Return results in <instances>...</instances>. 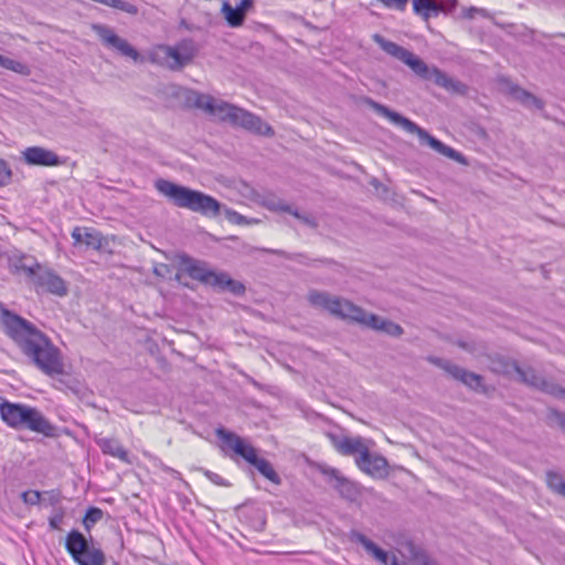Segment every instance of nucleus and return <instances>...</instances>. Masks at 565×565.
<instances>
[{"label":"nucleus","instance_id":"1","mask_svg":"<svg viewBox=\"0 0 565 565\" xmlns=\"http://www.w3.org/2000/svg\"><path fill=\"white\" fill-rule=\"evenodd\" d=\"M0 319L4 333L36 369L50 377L64 374L62 352L44 332L8 309Z\"/></svg>","mask_w":565,"mask_h":565},{"label":"nucleus","instance_id":"2","mask_svg":"<svg viewBox=\"0 0 565 565\" xmlns=\"http://www.w3.org/2000/svg\"><path fill=\"white\" fill-rule=\"evenodd\" d=\"M185 102L189 106L201 109L221 121L242 127L256 135L266 137L275 135L271 126L264 122L260 117L225 100L216 99L209 94L189 90Z\"/></svg>","mask_w":565,"mask_h":565},{"label":"nucleus","instance_id":"3","mask_svg":"<svg viewBox=\"0 0 565 565\" xmlns=\"http://www.w3.org/2000/svg\"><path fill=\"white\" fill-rule=\"evenodd\" d=\"M373 41L388 55L406 64L417 76L423 79H433L434 83L450 93L465 95L468 86L437 67H429L420 57L395 42L386 40L381 34H374Z\"/></svg>","mask_w":565,"mask_h":565},{"label":"nucleus","instance_id":"4","mask_svg":"<svg viewBox=\"0 0 565 565\" xmlns=\"http://www.w3.org/2000/svg\"><path fill=\"white\" fill-rule=\"evenodd\" d=\"M154 188L178 207L186 209L209 217L220 215L221 203L213 196L201 191L173 183L166 179L156 180Z\"/></svg>","mask_w":565,"mask_h":565},{"label":"nucleus","instance_id":"5","mask_svg":"<svg viewBox=\"0 0 565 565\" xmlns=\"http://www.w3.org/2000/svg\"><path fill=\"white\" fill-rule=\"evenodd\" d=\"M0 417L17 430L28 429L45 437L57 436V427L40 409L26 404L3 401L0 403Z\"/></svg>","mask_w":565,"mask_h":565},{"label":"nucleus","instance_id":"6","mask_svg":"<svg viewBox=\"0 0 565 565\" xmlns=\"http://www.w3.org/2000/svg\"><path fill=\"white\" fill-rule=\"evenodd\" d=\"M365 104L370 106L376 114L387 118L391 122L396 126L402 127L405 131L409 134H415L418 136L420 143H426L430 148H433L438 153L452 159L459 163H465V157L455 150L454 148L443 143L440 140L431 136L428 131L419 127L416 122L411 119L404 117L403 115L390 109L387 106L380 104L372 98L366 97Z\"/></svg>","mask_w":565,"mask_h":565},{"label":"nucleus","instance_id":"7","mask_svg":"<svg viewBox=\"0 0 565 565\" xmlns=\"http://www.w3.org/2000/svg\"><path fill=\"white\" fill-rule=\"evenodd\" d=\"M216 434L230 449L254 466L262 476L274 484L281 483V478L275 471L273 465L267 459L258 457L256 449L250 444L246 443L238 435L223 428L217 429Z\"/></svg>","mask_w":565,"mask_h":565},{"label":"nucleus","instance_id":"8","mask_svg":"<svg viewBox=\"0 0 565 565\" xmlns=\"http://www.w3.org/2000/svg\"><path fill=\"white\" fill-rule=\"evenodd\" d=\"M307 298L312 307L323 309L335 317L352 321L362 320L363 309L347 299L316 289L310 290Z\"/></svg>","mask_w":565,"mask_h":565},{"label":"nucleus","instance_id":"9","mask_svg":"<svg viewBox=\"0 0 565 565\" xmlns=\"http://www.w3.org/2000/svg\"><path fill=\"white\" fill-rule=\"evenodd\" d=\"M66 551L79 565H104L105 554L99 548H89L86 537L77 530H72L66 537Z\"/></svg>","mask_w":565,"mask_h":565},{"label":"nucleus","instance_id":"10","mask_svg":"<svg viewBox=\"0 0 565 565\" xmlns=\"http://www.w3.org/2000/svg\"><path fill=\"white\" fill-rule=\"evenodd\" d=\"M93 30L106 49L135 62L141 58L137 49H135L127 40L117 35L110 26L105 24H94Z\"/></svg>","mask_w":565,"mask_h":565},{"label":"nucleus","instance_id":"11","mask_svg":"<svg viewBox=\"0 0 565 565\" xmlns=\"http://www.w3.org/2000/svg\"><path fill=\"white\" fill-rule=\"evenodd\" d=\"M427 360L431 364L445 370L452 379L460 381L471 390L477 391L482 386L483 377L477 373L467 371L466 369L441 358L428 356Z\"/></svg>","mask_w":565,"mask_h":565},{"label":"nucleus","instance_id":"12","mask_svg":"<svg viewBox=\"0 0 565 565\" xmlns=\"http://www.w3.org/2000/svg\"><path fill=\"white\" fill-rule=\"evenodd\" d=\"M318 470L321 475L327 477L328 482L341 498L353 502L360 495L358 486L342 476L338 469L319 465Z\"/></svg>","mask_w":565,"mask_h":565},{"label":"nucleus","instance_id":"13","mask_svg":"<svg viewBox=\"0 0 565 565\" xmlns=\"http://www.w3.org/2000/svg\"><path fill=\"white\" fill-rule=\"evenodd\" d=\"M457 4V0H412L414 14L426 23L440 13L451 12Z\"/></svg>","mask_w":565,"mask_h":565},{"label":"nucleus","instance_id":"14","mask_svg":"<svg viewBox=\"0 0 565 565\" xmlns=\"http://www.w3.org/2000/svg\"><path fill=\"white\" fill-rule=\"evenodd\" d=\"M33 284L38 291H46L58 297L67 294L65 280L49 268L41 267Z\"/></svg>","mask_w":565,"mask_h":565},{"label":"nucleus","instance_id":"15","mask_svg":"<svg viewBox=\"0 0 565 565\" xmlns=\"http://www.w3.org/2000/svg\"><path fill=\"white\" fill-rule=\"evenodd\" d=\"M356 466L365 473L375 477L384 478L387 476L388 462L385 457L371 454L369 447L362 451L361 456L355 458Z\"/></svg>","mask_w":565,"mask_h":565},{"label":"nucleus","instance_id":"16","mask_svg":"<svg viewBox=\"0 0 565 565\" xmlns=\"http://www.w3.org/2000/svg\"><path fill=\"white\" fill-rule=\"evenodd\" d=\"M326 436L334 449L343 456H361L362 451L367 447L364 445V440L360 436L352 438L335 431H328Z\"/></svg>","mask_w":565,"mask_h":565},{"label":"nucleus","instance_id":"17","mask_svg":"<svg viewBox=\"0 0 565 565\" xmlns=\"http://www.w3.org/2000/svg\"><path fill=\"white\" fill-rule=\"evenodd\" d=\"M22 156L29 166L54 167L61 163L60 157L55 152L39 146L26 148Z\"/></svg>","mask_w":565,"mask_h":565},{"label":"nucleus","instance_id":"18","mask_svg":"<svg viewBox=\"0 0 565 565\" xmlns=\"http://www.w3.org/2000/svg\"><path fill=\"white\" fill-rule=\"evenodd\" d=\"M355 322H359L370 329L382 331L392 337H399L404 332L403 328L399 324L391 320L383 319L374 313L369 315L364 309L362 320H356Z\"/></svg>","mask_w":565,"mask_h":565},{"label":"nucleus","instance_id":"19","mask_svg":"<svg viewBox=\"0 0 565 565\" xmlns=\"http://www.w3.org/2000/svg\"><path fill=\"white\" fill-rule=\"evenodd\" d=\"M253 6L254 0H242L236 7H232L228 1H224L221 11L227 24L232 28H237L244 23L246 13Z\"/></svg>","mask_w":565,"mask_h":565},{"label":"nucleus","instance_id":"20","mask_svg":"<svg viewBox=\"0 0 565 565\" xmlns=\"http://www.w3.org/2000/svg\"><path fill=\"white\" fill-rule=\"evenodd\" d=\"M349 540L353 543L361 544L365 552L381 564H387L390 555L386 551L379 547L373 541L356 530L349 533Z\"/></svg>","mask_w":565,"mask_h":565},{"label":"nucleus","instance_id":"21","mask_svg":"<svg viewBox=\"0 0 565 565\" xmlns=\"http://www.w3.org/2000/svg\"><path fill=\"white\" fill-rule=\"evenodd\" d=\"M401 553L404 557L414 562L416 565H439L431 559L427 553L413 541H406L401 544Z\"/></svg>","mask_w":565,"mask_h":565},{"label":"nucleus","instance_id":"22","mask_svg":"<svg viewBox=\"0 0 565 565\" xmlns=\"http://www.w3.org/2000/svg\"><path fill=\"white\" fill-rule=\"evenodd\" d=\"M96 444L104 455H108L121 460L122 462L130 463L128 451L117 439L99 438L96 440Z\"/></svg>","mask_w":565,"mask_h":565},{"label":"nucleus","instance_id":"23","mask_svg":"<svg viewBox=\"0 0 565 565\" xmlns=\"http://www.w3.org/2000/svg\"><path fill=\"white\" fill-rule=\"evenodd\" d=\"M72 237L75 241V244H84L87 247H92L94 249H99L102 247V236L100 233L87 228V227H75L72 232Z\"/></svg>","mask_w":565,"mask_h":565},{"label":"nucleus","instance_id":"24","mask_svg":"<svg viewBox=\"0 0 565 565\" xmlns=\"http://www.w3.org/2000/svg\"><path fill=\"white\" fill-rule=\"evenodd\" d=\"M181 264L191 278L207 284L212 271L206 269L200 262L184 255L181 257Z\"/></svg>","mask_w":565,"mask_h":565},{"label":"nucleus","instance_id":"25","mask_svg":"<svg viewBox=\"0 0 565 565\" xmlns=\"http://www.w3.org/2000/svg\"><path fill=\"white\" fill-rule=\"evenodd\" d=\"M158 53H161L163 58L171 60V61H169L167 63V66L171 71H180L185 65L190 64L188 61H184L182 55L179 53V51L174 46L164 45V44L163 45H159L157 47V53L156 54H158Z\"/></svg>","mask_w":565,"mask_h":565},{"label":"nucleus","instance_id":"26","mask_svg":"<svg viewBox=\"0 0 565 565\" xmlns=\"http://www.w3.org/2000/svg\"><path fill=\"white\" fill-rule=\"evenodd\" d=\"M513 366L521 382L537 390L541 388L544 377L537 374L535 370L532 367L522 369L518 364H514Z\"/></svg>","mask_w":565,"mask_h":565},{"label":"nucleus","instance_id":"27","mask_svg":"<svg viewBox=\"0 0 565 565\" xmlns=\"http://www.w3.org/2000/svg\"><path fill=\"white\" fill-rule=\"evenodd\" d=\"M13 268L15 273H23L26 277H29L33 282L36 278L38 273L41 269V265L36 262L26 263V258L22 257L13 263Z\"/></svg>","mask_w":565,"mask_h":565},{"label":"nucleus","instance_id":"28","mask_svg":"<svg viewBox=\"0 0 565 565\" xmlns=\"http://www.w3.org/2000/svg\"><path fill=\"white\" fill-rule=\"evenodd\" d=\"M512 95L515 99L520 100L524 106L529 108H536L542 109L543 108V102L535 97L533 94L522 89V88H513Z\"/></svg>","mask_w":565,"mask_h":565},{"label":"nucleus","instance_id":"29","mask_svg":"<svg viewBox=\"0 0 565 565\" xmlns=\"http://www.w3.org/2000/svg\"><path fill=\"white\" fill-rule=\"evenodd\" d=\"M546 482L553 492L565 498V480L558 472L548 470L546 472Z\"/></svg>","mask_w":565,"mask_h":565},{"label":"nucleus","instance_id":"30","mask_svg":"<svg viewBox=\"0 0 565 565\" xmlns=\"http://www.w3.org/2000/svg\"><path fill=\"white\" fill-rule=\"evenodd\" d=\"M174 47L179 51L184 61H188L189 63L192 62L198 53V47L194 41L191 39L182 40L181 42L177 43Z\"/></svg>","mask_w":565,"mask_h":565},{"label":"nucleus","instance_id":"31","mask_svg":"<svg viewBox=\"0 0 565 565\" xmlns=\"http://www.w3.org/2000/svg\"><path fill=\"white\" fill-rule=\"evenodd\" d=\"M540 391L550 394L556 398L565 397V388L557 383L547 381L546 379L543 380Z\"/></svg>","mask_w":565,"mask_h":565},{"label":"nucleus","instance_id":"32","mask_svg":"<svg viewBox=\"0 0 565 565\" xmlns=\"http://www.w3.org/2000/svg\"><path fill=\"white\" fill-rule=\"evenodd\" d=\"M102 518L103 511L99 508L92 507L87 510L83 520V524L85 529L89 531L94 524L102 520Z\"/></svg>","mask_w":565,"mask_h":565},{"label":"nucleus","instance_id":"33","mask_svg":"<svg viewBox=\"0 0 565 565\" xmlns=\"http://www.w3.org/2000/svg\"><path fill=\"white\" fill-rule=\"evenodd\" d=\"M226 280H231V277L224 273L216 274L214 271L211 273L209 276V280L206 285H210L212 287H216L221 290H226L227 282Z\"/></svg>","mask_w":565,"mask_h":565},{"label":"nucleus","instance_id":"34","mask_svg":"<svg viewBox=\"0 0 565 565\" xmlns=\"http://www.w3.org/2000/svg\"><path fill=\"white\" fill-rule=\"evenodd\" d=\"M12 181V170L9 163L0 159V186H6Z\"/></svg>","mask_w":565,"mask_h":565},{"label":"nucleus","instance_id":"35","mask_svg":"<svg viewBox=\"0 0 565 565\" xmlns=\"http://www.w3.org/2000/svg\"><path fill=\"white\" fill-rule=\"evenodd\" d=\"M264 206L269 211L275 212H284L285 210H289V204L285 203L282 200L276 198H267L264 201Z\"/></svg>","mask_w":565,"mask_h":565},{"label":"nucleus","instance_id":"36","mask_svg":"<svg viewBox=\"0 0 565 565\" xmlns=\"http://www.w3.org/2000/svg\"><path fill=\"white\" fill-rule=\"evenodd\" d=\"M227 287L226 290H230L233 295L241 296L245 292V286L231 278V280H226Z\"/></svg>","mask_w":565,"mask_h":565},{"label":"nucleus","instance_id":"37","mask_svg":"<svg viewBox=\"0 0 565 565\" xmlns=\"http://www.w3.org/2000/svg\"><path fill=\"white\" fill-rule=\"evenodd\" d=\"M22 499L26 504H38L41 500V493L39 491H24Z\"/></svg>","mask_w":565,"mask_h":565},{"label":"nucleus","instance_id":"38","mask_svg":"<svg viewBox=\"0 0 565 565\" xmlns=\"http://www.w3.org/2000/svg\"><path fill=\"white\" fill-rule=\"evenodd\" d=\"M205 476L214 483V484H217V486H223V487H228L230 483L223 479L220 475L217 473H214L212 471H209L206 470L205 471Z\"/></svg>","mask_w":565,"mask_h":565},{"label":"nucleus","instance_id":"39","mask_svg":"<svg viewBox=\"0 0 565 565\" xmlns=\"http://www.w3.org/2000/svg\"><path fill=\"white\" fill-rule=\"evenodd\" d=\"M300 221L303 224H306L307 226L311 227V228H317L318 227L317 220L313 216H311V215L303 214L302 217L300 218Z\"/></svg>","mask_w":565,"mask_h":565},{"label":"nucleus","instance_id":"40","mask_svg":"<svg viewBox=\"0 0 565 565\" xmlns=\"http://www.w3.org/2000/svg\"><path fill=\"white\" fill-rule=\"evenodd\" d=\"M14 62H15L14 60L8 58L0 54V66L1 67L12 71Z\"/></svg>","mask_w":565,"mask_h":565},{"label":"nucleus","instance_id":"41","mask_svg":"<svg viewBox=\"0 0 565 565\" xmlns=\"http://www.w3.org/2000/svg\"><path fill=\"white\" fill-rule=\"evenodd\" d=\"M227 215H228L231 221H234L237 224L243 223L244 220H245V217L243 215H241V214H238L237 212H234V211H228L227 210Z\"/></svg>","mask_w":565,"mask_h":565},{"label":"nucleus","instance_id":"42","mask_svg":"<svg viewBox=\"0 0 565 565\" xmlns=\"http://www.w3.org/2000/svg\"><path fill=\"white\" fill-rule=\"evenodd\" d=\"M12 71L15 73L25 74L28 71V67L25 64L15 61Z\"/></svg>","mask_w":565,"mask_h":565},{"label":"nucleus","instance_id":"43","mask_svg":"<svg viewBox=\"0 0 565 565\" xmlns=\"http://www.w3.org/2000/svg\"><path fill=\"white\" fill-rule=\"evenodd\" d=\"M12 71L15 73L25 74L28 71V67L25 64L15 61Z\"/></svg>","mask_w":565,"mask_h":565},{"label":"nucleus","instance_id":"44","mask_svg":"<svg viewBox=\"0 0 565 565\" xmlns=\"http://www.w3.org/2000/svg\"><path fill=\"white\" fill-rule=\"evenodd\" d=\"M475 13H480V14L484 15L486 14V10L471 7V8H469L467 10L466 17L469 18V19H472L475 17Z\"/></svg>","mask_w":565,"mask_h":565},{"label":"nucleus","instance_id":"45","mask_svg":"<svg viewBox=\"0 0 565 565\" xmlns=\"http://www.w3.org/2000/svg\"><path fill=\"white\" fill-rule=\"evenodd\" d=\"M61 522H62V516L61 515H56V516L51 518L50 519V526H51V529H53V530L60 529Z\"/></svg>","mask_w":565,"mask_h":565},{"label":"nucleus","instance_id":"46","mask_svg":"<svg viewBox=\"0 0 565 565\" xmlns=\"http://www.w3.org/2000/svg\"><path fill=\"white\" fill-rule=\"evenodd\" d=\"M284 212L286 213H289L291 215H294L296 218H298L300 221V218L302 217L303 214H301L298 210L296 209H292L290 205H289V210H285Z\"/></svg>","mask_w":565,"mask_h":565},{"label":"nucleus","instance_id":"47","mask_svg":"<svg viewBox=\"0 0 565 565\" xmlns=\"http://www.w3.org/2000/svg\"><path fill=\"white\" fill-rule=\"evenodd\" d=\"M556 417H557V423L559 425V427L565 431V415L564 414H556Z\"/></svg>","mask_w":565,"mask_h":565},{"label":"nucleus","instance_id":"48","mask_svg":"<svg viewBox=\"0 0 565 565\" xmlns=\"http://www.w3.org/2000/svg\"><path fill=\"white\" fill-rule=\"evenodd\" d=\"M162 269H164L166 271H169V267H168L167 265H161V267H160V268H156V269H154V274H156L157 276H161V277H163V276H164V273H163V270H162Z\"/></svg>","mask_w":565,"mask_h":565},{"label":"nucleus","instance_id":"49","mask_svg":"<svg viewBox=\"0 0 565 565\" xmlns=\"http://www.w3.org/2000/svg\"><path fill=\"white\" fill-rule=\"evenodd\" d=\"M384 565H399L396 556H390V561H387V564H384Z\"/></svg>","mask_w":565,"mask_h":565},{"label":"nucleus","instance_id":"50","mask_svg":"<svg viewBox=\"0 0 565 565\" xmlns=\"http://www.w3.org/2000/svg\"><path fill=\"white\" fill-rule=\"evenodd\" d=\"M321 263L323 264H335V262H333L332 259H320Z\"/></svg>","mask_w":565,"mask_h":565},{"label":"nucleus","instance_id":"51","mask_svg":"<svg viewBox=\"0 0 565 565\" xmlns=\"http://www.w3.org/2000/svg\"><path fill=\"white\" fill-rule=\"evenodd\" d=\"M267 252L273 253V254H281V252L277 250V249H268Z\"/></svg>","mask_w":565,"mask_h":565},{"label":"nucleus","instance_id":"52","mask_svg":"<svg viewBox=\"0 0 565 565\" xmlns=\"http://www.w3.org/2000/svg\"><path fill=\"white\" fill-rule=\"evenodd\" d=\"M265 525V520L263 519L262 522H260V529H263Z\"/></svg>","mask_w":565,"mask_h":565},{"label":"nucleus","instance_id":"53","mask_svg":"<svg viewBox=\"0 0 565 565\" xmlns=\"http://www.w3.org/2000/svg\"><path fill=\"white\" fill-rule=\"evenodd\" d=\"M557 36L565 39V34L564 33H559V34H557Z\"/></svg>","mask_w":565,"mask_h":565}]
</instances>
